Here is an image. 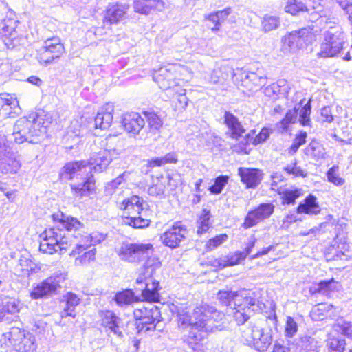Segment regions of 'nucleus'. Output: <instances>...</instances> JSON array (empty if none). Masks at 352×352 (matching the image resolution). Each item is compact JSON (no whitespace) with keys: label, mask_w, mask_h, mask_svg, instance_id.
<instances>
[{"label":"nucleus","mask_w":352,"mask_h":352,"mask_svg":"<svg viewBox=\"0 0 352 352\" xmlns=\"http://www.w3.org/2000/svg\"><path fill=\"white\" fill-rule=\"evenodd\" d=\"M334 282V279L331 278L328 280H321L320 283L313 285L310 290L313 293L326 294L329 289L330 285Z\"/></svg>","instance_id":"obj_58"},{"label":"nucleus","mask_w":352,"mask_h":352,"mask_svg":"<svg viewBox=\"0 0 352 352\" xmlns=\"http://www.w3.org/2000/svg\"><path fill=\"white\" fill-rule=\"evenodd\" d=\"M231 13V8H226L223 10L217 11L214 13H211L208 16V20L212 21L214 25L211 29L213 32L219 30L221 23L223 22L228 16Z\"/></svg>","instance_id":"obj_43"},{"label":"nucleus","mask_w":352,"mask_h":352,"mask_svg":"<svg viewBox=\"0 0 352 352\" xmlns=\"http://www.w3.org/2000/svg\"><path fill=\"white\" fill-rule=\"evenodd\" d=\"M305 153L316 161L324 159L326 156L325 148L317 141L310 142L305 148Z\"/></svg>","instance_id":"obj_41"},{"label":"nucleus","mask_w":352,"mask_h":352,"mask_svg":"<svg viewBox=\"0 0 352 352\" xmlns=\"http://www.w3.org/2000/svg\"><path fill=\"white\" fill-rule=\"evenodd\" d=\"M294 352H319V342L314 337L305 336L299 338L294 344Z\"/></svg>","instance_id":"obj_30"},{"label":"nucleus","mask_w":352,"mask_h":352,"mask_svg":"<svg viewBox=\"0 0 352 352\" xmlns=\"http://www.w3.org/2000/svg\"><path fill=\"white\" fill-rule=\"evenodd\" d=\"M105 236L98 232L93 233L90 235L83 236L81 241L76 244V248L72 250L69 255L75 256L77 254H80L91 245L104 241Z\"/></svg>","instance_id":"obj_25"},{"label":"nucleus","mask_w":352,"mask_h":352,"mask_svg":"<svg viewBox=\"0 0 352 352\" xmlns=\"http://www.w3.org/2000/svg\"><path fill=\"white\" fill-rule=\"evenodd\" d=\"M52 219L57 225L46 229L40 235L42 240L39 250L49 254L66 250L74 243L72 238H76L70 232L80 230L83 227V224L76 218L66 217L62 212L52 214Z\"/></svg>","instance_id":"obj_1"},{"label":"nucleus","mask_w":352,"mask_h":352,"mask_svg":"<svg viewBox=\"0 0 352 352\" xmlns=\"http://www.w3.org/2000/svg\"><path fill=\"white\" fill-rule=\"evenodd\" d=\"M64 46L58 37L47 38L38 50V60L41 65L47 66L54 60L60 58L64 52Z\"/></svg>","instance_id":"obj_12"},{"label":"nucleus","mask_w":352,"mask_h":352,"mask_svg":"<svg viewBox=\"0 0 352 352\" xmlns=\"http://www.w3.org/2000/svg\"><path fill=\"white\" fill-rule=\"evenodd\" d=\"M298 331V324L291 316H287L285 327V335L287 338L294 337Z\"/></svg>","instance_id":"obj_56"},{"label":"nucleus","mask_w":352,"mask_h":352,"mask_svg":"<svg viewBox=\"0 0 352 352\" xmlns=\"http://www.w3.org/2000/svg\"><path fill=\"white\" fill-rule=\"evenodd\" d=\"M91 168L85 161H75L66 164L60 172V177L63 180H71L74 178L80 179L91 173Z\"/></svg>","instance_id":"obj_17"},{"label":"nucleus","mask_w":352,"mask_h":352,"mask_svg":"<svg viewBox=\"0 0 352 352\" xmlns=\"http://www.w3.org/2000/svg\"><path fill=\"white\" fill-rule=\"evenodd\" d=\"M112 160L111 153L106 149H100L98 152L91 154L87 164L88 166L95 172H102Z\"/></svg>","instance_id":"obj_20"},{"label":"nucleus","mask_w":352,"mask_h":352,"mask_svg":"<svg viewBox=\"0 0 352 352\" xmlns=\"http://www.w3.org/2000/svg\"><path fill=\"white\" fill-rule=\"evenodd\" d=\"M340 168L338 165H333L327 172L328 182L333 184L336 186H341L345 183L344 179L340 177Z\"/></svg>","instance_id":"obj_47"},{"label":"nucleus","mask_w":352,"mask_h":352,"mask_svg":"<svg viewBox=\"0 0 352 352\" xmlns=\"http://www.w3.org/2000/svg\"><path fill=\"white\" fill-rule=\"evenodd\" d=\"M311 111V107L309 102L306 103L303 107H301L300 109L298 111L299 114L298 121L302 126H309L311 123L310 114Z\"/></svg>","instance_id":"obj_49"},{"label":"nucleus","mask_w":352,"mask_h":352,"mask_svg":"<svg viewBox=\"0 0 352 352\" xmlns=\"http://www.w3.org/2000/svg\"><path fill=\"white\" fill-rule=\"evenodd\" d=\"M143 113L147 119L148 126L151 131H157L162 126L161 118L154 111H146Z\"/></svg>","instance_id":"obj_48"},{"label":"nucleus","mask_w":352,"mask_h":352,"mask_svg":"<svg viewBox=\"0 0 352 352\" xmlns=\"http://www.w3.org/2000/svg\"><path fill=\"white\" fill-rule=\"evenodd\" d=\"M333 13V12L332 11ZM335 18L332 15L331 19L328 20V23L324 21L321 23V25L323 23L329 25V29L324 33V40L330 43H333L334 45H336L337 47L343 50L345 44V34L340 25H331V24H336V21H332Z\"/></svg>","instance_id":"obj_18"},{"label":"nucleus","mask_w":352,"mask_h":352,"mask_svg":"<svg viewBox=\"0 0 352 352\" xmlns=\"http://www.w3.org/2000/svg\"><path fill=\"white\" fill-rule=\"evenodd\" d=\"M164 192L165 185L161 182L151 186L148 189V193L151 196H162Z\"/></svg>","instance_id":"obj_60"},{"label":"nucleus","mask_w":352,"mask_h":352,"mask_svg":"<svg viewBox=\"0 0 352 352\" xmlns=\"http://www.w3.org/2000/svg\"><path fill=\"white\" fill-rule=\"evenodd\" d=\"M153 252L151 243L124 242L121 244L117 253L122 261L138 263L142 261L149 258Z\"/></svg>","instance_id":"obj_9"},{"label":"nucleus","mask_w":352,"mask_h":352,"mask_svg":"<svg viewBox=\"0 0 352 352\" xmlns=\"http://www.w3.org/2000/svg\"><path fill=\"white\" fill-rule=\"evenodd\" d=\"M320 114L322 122L330 123L333 121V116L331 113V109L329 107H324L322 108Z\"/></svg>","instance_id":"obj_63"},{"label":"nucleus","mask_w":352,"mask_h":352,"mask_svg":"<svg viewBox=\"0 0 352 352\" xmlns=\"http://www.w3.org/2000/svg\"><path fill=\"white\" fill-rule=\"evenodd\" d=\"M127 4H116L109 6L105 14L104 22L109 24H116L122 21L129 10Z\"/></svg>","instance_id":"obj_26"},{"label":"nucleus","mask_w":352,"mask_h":352,"mask_svg":"<svg viewBox=\"0 0 352 352\" xmlns=\"http://www.w3.org/2000/svg\"><path fill=\"white\" fill-rule=\"evenodd\" d=\"M283 170L288 175H292L294 177H305L307 175V172L306 170L302 169L300 166H297V162L296 160L286 165L283 168Z\"/></svg>","instance_id":"obj_52"},{"label":"nucleus","mask_w":352,"mask_h":352,"mask_svg":"<svg viewBox=\"0 0 352 352\" xmlns=\"http://www.w3.org/2000/svg\"><path fill=\"white\" fill-rule=\"evenodd\" d=\"M0 345L6 352H35L37 348L35 336L17 327H12L2 335Z\"/></svg>","instance_id":"obj_5"},{"label":"nucleus","mask_w":352,"mask_h":352,"mask_svg":"<svg viewBox=\"0 0 352 352\" xmlns=\"http://www.w3.org/2000/svg\"><path fill=\"white\" fill-rule=\"evenodd\" d=\"M287 82L285 79H280L276 82H274L267 86L264 89V94L266 96L276 98L278 95H285L288 92Z\"/></svg>","instance_id":"obj_38"},{"label":"nucleus","mask_w":352,"mask_h":352,"mask_svg":"<svg viewBox=\"0 0 352 352\" xmlns=\"http://www.w3.org/2000/svg\"><path fill=\"white\" fill-rule=\"evenodd\" d=\"M122 123L124 130L134 136L139 134L145 125L144 119L136 112L124 113L122 116Z\"/></svg>","instance_id":"obj_19"},{"label":"nucleus","mask_w":352,"mask_h":352,"mask_svg":"<svg viewBox=\"0 0 352 352\" xmlns=\"http://www.w3.org/2000/svg\"><path fill=\"white\" fill-rule=\"evenodd\" d=\"M298 111V109L296 107L289 110L285 118L280 122V128L283 130H287L290 124L295 123L297 119Z\"/></svg>","instance_id":"obj_54"},{"label":"nucleus","mask_w":352,"mask_h":352,"mask_svg":"<svg viewBox=\"0 0 352 352\" xmlns=\"http://www.w3.org/2000/svg\"><path fill=\"white\" fill-rule=\"evenodd\" d=\"M63 298L65 300V307L75 312V309L80 302V298L74 293L67 292Z\"/></svg>","instance_id":"obj_57"},{"label":"nucleus","mask_w":352,"mask_h":352,"mask_svg":"<svg viewBox=\"0 0 352 352\" xmlns=\"http://www.w3.org/2000/svg\"><path fill=\"white\" fill-rule=\"evenodd\" d=\"M228 239V236L226 234L217 235L208 240L205 245V248L207 251H212L226 242Z\"/></svg>","instance_id":"obj_53"},{"label":"nucleus","mask_w":352,"mask_h":352,"mask_svg":"<svg viewBox=\"0 0 352 352\" xmlns=\"http://www.w3.org/2000/svg\"><path fill=\"white\" fill-rule=\"evenodd\" d=\"M123 181L122 177H118L111 182L108 183L105 187V192L108 195H111L114 192V190L122 184Z\"/></svg>","instance_id":"obj_62"},{"label":"nucleus","mask_w":352,"mask_h":352,"mask_svg":"<svg viewBox=\"0 0 352 352\" xmlns=\"http://www.w3.org/2000/svg\"><path fill=\"white\" fill-rule=\"evenodd\" d=\"M164 3L161 0H135L133 8L136 12L148 14L152 11H160L164 8Z\"/></svg>","instance_id":"obj_28"},{"label":"nucleus","mask_w":352,"mask_h":352,"mask_svg":"<svg viewBox=\"0 0 352 352\" xmlns=\"http://www.w3.org/2000/svg\"><path fill=\"white\" fill-rule=\"evenodd\" d=\"M65 274L56 272L33 289L30 293L31 297L34 299H38L56 294L57 289L60 287V283L65 280Z\"/></svg>","instance_id":"obj_13"},{"label":"nucleus","mask_w":352,"mask_h":352,"mask_svg":"<svg viewBox=\"0 0 352 352\" xmlns=\"http://www.w3.org/2000/svg\"><path fill=\"white\" fill-rule=\"evenodd\" d=\"M196 131L189 129L187 132V135H191L192 137L189 138L188 140H197V144L199 146H210L213 142V138H214V135L210 133L207 129L199 130L197 129V127L193 126Z\"/></svg>","instance_id":"obj_32"},{"label":"nucleus","mask_w":352,"mask_h":352,"mask_svg":"<svg viewBox=\"0 0 352 352\" xmlns=\"http://www.w3.org/2000/svg\"><path fill=\"white\" fill-rule=\"evenodd\" d=\"M6 141V135L0 133V171L6 174L16 173L21 167V163Z\"/></svg>","instance_id":"obj_14"},{"label":"nucleus","mask_w":352,"mask_h":352,"mask_svg":"<svg viewBox=\"0 0 352 352\" xmlns=\"http://www.w3.org/2000/svg\"><path fill=\"white\" fill-rule=\"evenodd\" d=\"M333 329L338 333L352 338V323L342 320L333 325Z\"/></svg>","instance_id":"obj_51"},{"label":"nucleus","mask_w":352,"mask_h":352,"mask_svg":"<svg viewBox=\"0 0 352 352\" xmlns=\"http://www.w3.org/2000/svg\"><path fill=\"white\" fill-rule=\"evenodd\" d=\"M217 297L224 305H231L233 303V317L239 325L248 321L252 313L260 311L264 307V304L255 297L254 292L245 290L240 292L221 290L218 292Z\"/></svg>","instance_id":"obj_3"},{"label":"nucleus","mask_w":352,"mask_h":352,"mask_svg":"<svg viewBox=\"0 0 352 352\" xmlns=\"http://www.w3.org/2000/svg\"><path fill=\"white\" fill-rule=\"evenodd\" d=\"M45 133V128L41 126V122L35 119L34 116L30 118H21L14 124L12 136L17 144L28 142L36 143V138Z\"/></svg>","instance_id":"obj_8"},{"label":"nucleus","mask_w":352,"mask_h":352,"mask_svg":"<svg viewBox=\"0 0 352 352\" xmlns=\"http://www.w3.org/2000/svg\"><path fill=\"white\" fill-rule=\"evenodd\" d=\"M329 352H343L345 349V340L336 336H330L327 340Z\"/></svg>","instance_id":"obj_46"},{"label":"nucleus","mask_w":352,"mask_h":352,"mask_svg":"<svg viewBox=\"0 0 352 352\" xmlns=\"http://www.w3.org/2000/svg\"><path fill=\"white\" fill-rule=\"evenodd\" d=\"M285 10L292 15L307 12L309 14V20L316 22L320 26L324 21L328 23L332 16V8L321 2H314L312 6H307L300 0H287Z\"/></svg>","instance_id":"obj_6"},{"label":"nucleus","mask_w":352,"mask_h":352,"mask_svg":"<svg viewBox=\"0 0 352 352\" xmlns=\"http://www.w3.org/2000/svg\"><path fill=\"white\" fill-rule=\"evenodd\" d=\"M160 267V263L156 258H149L146 259L144 265V274L140 275L137 279V283H142L144 282L146 283V280H151V276H153L154 272L156 269Z\"/></svg>","instance_id":"obj_39"},{"label":"nucleus","mask_w":352,"mask_h":352,"mask_svg":"<svg viewBox=\"0 0 352 352\" xmlns=\"http://www.w3.org/2000/svg\"><path fill=\"white\" fill-rule=\"evenodd\" d=\"M270 131L267 128H263L260 133L254 138L253 144L257 145L261 144L268 139L270 137Z\"/></svg>","instance_id":"obj_61"},{"label":"nucleus","mask_w":352,"mask_h":352,"mask_svg":"<svg viewBox=\"0 0 352 352\" xmlns=\"http://www.w3.org/2000/svg\"><path fill=\"white\" fill-rule=\"evenodd\" d=\"M210 211L204 208L199 214L197 222V234L199 236L206 234L212 228Z\"/></svg>","instance_id":"obj_37"},{"label":"nucleus","mask_w":352,"mask_h":352,"mask_svg":"<svg viewBox=\"0 0 352 352\" xmlns=\"http://www.w3.org/2000/svg\"><path fill=\"white\" fill-rule=\"evenodd\" d=\"M279 19L276 16L265 15L262 24L265 32L271 31L278 27Z\"/></svg>","instance_id":"obj_55"},{"label":"nucleus","mask_w":352,"mask_h":352,"mask_svg":"<svg viewBox=\"0 0 352 352\" xmlns=\"http://www.w3.org/2000/svg\"><path fill=\"white\" fill-rule=\"evenodd\" d=\"M267 78L253 72H244L241 74L242 85L250 91L257 90L266 83Z\"/></svg>","instance_id":"obj_27"},{"label":"nucleus","mask_w":352,"mask_h":352,"mask_svg":"<svg viewBox=\"0 0 352 352\" xmlns=\"http://www.w3.org/2000/svg\"><path fill=\"white\" fill-rule=\"evenodd\" d=\"M311 37V32L307 28H302L289 33L285 38V42L291 49H299L304 46Z\"/></svg>","instance_id":"obj_24"},{"label":"nucleus","mask_w":352,"mask_h":352,"mask_svg":"<svg viewBox=\"0 0 352 352\" xmlns=\"http://www.w3.org/2000/svg\"><path fill=\"white\" fill-rule=\"evenodd\" d=\"M5 96V105L1 109L0 120L6 119L8 117H14L20 113L21 109L19 106L17 100L9 94H3Z\"/></svg>","instance_id":"obj_33"},{"label":"nucleus","mask_w":352,"mask_h":352,"mask_svg":"<svg viewBox=\"0 0 352 352\" xmlns=\"http://www.w3.org/2000/svg\"><path fill=\"white\" fill-rule=\"evenodd\" d=\"M216 312L213 307L199 306L192 311L183 310L178 313L179 327L183 329L189 328L188 333L184 335V339L190 347L194 349L208 333L214 331L217 328L213 316Z\"/></svg>","instance_id":"obj_2"},{"label":"nucleus","mask_w":352,"mask_h":352,"mask_svg":"<svg viewBox=\"0 0 352 352\" xmlns=\"http://www.w3.org/2000/svg\"><path fill=\"white\" fill-rule=\"evenodd\" d=\"M161 289L159 281L156 280H146L145 288L142 292V296L146 302H157L160 300L159 290Z\"/></svg>","instance_id":"obj_29"},{"label":"nucleus","mask_w":352,"mask_h":352,"mask_svg":"<svg viewBox=\"0 0 352 352\" xmlns=\"http://www.w3.org/2000/svg\"><path fill=\"white\" fill-rule=\"evenodd\" d=\"M320 211V209L316 202V197L313 195H309L302 202L299 204L296 208V212L298 214H317Z\"/></svg>","instance_id":"obj_34"},{"label":"nucleus","mask_w":352,"mask_h":352,"mask_svg":"<svg viewBox=\"0 0 352 352\" xmlns=\"http://www.w3.org/2000/svg\"><path fill=\"white\" fill-rule=\"evenodd\" d=\"M342 49L334 45L333 43H330L328 41L324 40L320 44V50L317 52V57L318 58H332L338 56Z\"/></svg>","instance_id":"obj_40"},{"label":"nucleus","mask_w":352,"mask_h":352,"mask_svg":"<svg viewBox=\"0 0 352 352\" xmlns=\"http://www.w3.org/2000/svg\"><path fill=\"white\" fill-rule=\"evenodd\" d=\"M118 206L124 211L123 224L136 229H142L150 225L148 204L139 196L133 195L124 199Z\"/></svg>","instance_id":"obj_4"},{"label":"nucleus","mask_w":352,"mask_h":352,"mask_svg":"<svg viewBox=\"0 0 352 352\" xmlns=\"http://www.w3.org/2000/svg\"><path fill=\"white\" fill-rule=\"evenodd\" d=\"M241 341L259 352L266 351L272 344L273 337L272 329L250 322L241 329Z\"/></svg>","instance_id":"obj_7"},{"label":"nucleus","mask_w":352,"mask_h":352,"mask_svg":"<svg viewBox=\"0 0 352 352\" xmlns=\"http://www.w3.org/2000/svg\"><path fill=\"white\" fill-rule=\"evenodd\" d=\"M96 249L85 250L80 254H77L74 257V264L76 266H82L89 264L91 261L95 259Z\"/></svg>","instance_id":"obj_45"},{"label":"nucleus","mask_w":352,"mask_h":352,"mask_svg":"<svg viewBox=\"0 0 352 352\" xmlns=\"http://www.w3.org/2000/svg\"><path fill=\"white\" fill-rule=\"evenodd\" d=\"M80 179L82 182L78 184H72L71 188L72 191L78 195L80 197L88 195L89 191L94 188V179L93 175L91 173H87L86 175Z\"/></svg>","instance_id":"obj_35"},{"label":"nucleus","mask_w":352,"mask_h":352,"mask_svg":"<svg viewBox=\"0 0 352 352\" xmlns=\"http://www.w3.org/2000/svg\"><path fill=\"white\" fill-rule=\"evenodd\" d=\"M274 206L271 203L261 204L256 209L249 211L247 214L243 226L250 228L259 221L269 218L274 212Z\"/></svg>","instance_id":"obj_16"},{"label":"nucleus","mask_w":352,"mask_h":352,"mask_svg":"<svg viewBox=\"0 0 352 352\" xmlns=\"http://www.w3.org/2000/svg\"><path fill=\"white\" fill-rule=\"evenodd\" d=\"M100 316L101 318V324L103 327L107 328L118 337L122 338L123 336L120 329L121 319L113 311L110 310L102 311L100 313Z\"/></svg>","instance_id":"obj_22"},{"label":"nucleus","mask_w":352,"mask_h":352,"mask_svg":"<svg viewBox=\"0 0 352 352\" xmlns=\"http://www.w3.org/2000/svg\"><path fill=\"white\" fill-rule=\"evenodd\" d=\"M188 232L186 226L177 221L162 234L161 240L165 246L174 249L186 240Z\"/></svg>","instance_id":"obj_15"},{"label":"nucleus","mask_w":352,"mask_h":352,"mask_svg":"<svg viewBox=\"0 0 352 352\" xmlns=\"http://www.w3.org/2000/svg\"><path fill=\"white\" fill-rule=\"evenodd\" d=\"M113 111L114 107L111 103H107L102 107L94 119L96 129L104 130L109 128L113 121Z\"/></svg>","instance_id":"obj_21"},{"label":"nucleus","mask_w":352,"mask_h":352,"mask_svg":"<svg viewBox=\"0 0 352 352\" xmlns=\"http://www.w3.org/2000/svg\"><path fill=\"white\" fill-rule=\"evenodd\" d=\"M225 124L230 131V135L233 139H238L245 132V129L238 118L230 112H226L224 115Z\"/></svg>","instance_id":"obj_31"},{"label":"nucleus","mask_w":352,"mask_h":352,"mask_svg":"<svg viewBox=\"0 0 352 352\" xmlns=\"http://www.w3.org/2000/svg\"><path fill=\"white\" fill-rule=\"evenodd\" d=\"M238 174L241 182L245 184L247 188L256 187L262 180V171L257 168H250L241 167L238 169Z\"/></svg>","instance_id":"obj_23"},{"label":"nucleus","mask_w":352,"mask_h":352,"mask_svg":"<svg viewBox=\"0 0 352 352\" xmlns=\"http://www.w3.org/2000/svg\"><path fill=\"white\" fill-rule=\"evenodd\" d=\"M113 300L118 306L124 307L133 303L137 299L132 289H124L117 292L113 297Z\"/></svg>","instance_id":"obj_42"},{"label":"nucleus","mask_w":352,"mask_h":352,"mask_svg":"<svg viewBox=\"0 0 352 352\" xmlns=\"http://www.w3.org/2000/svg\"><path fill=\"white\" fill-rule=\"evenodd\" d=\"M168 184L172 189L176 188L180 180V175L177 173L167 175Z\"/></svg>","instance_id":"obj_64"},{"label":"nucleus","mask_w":352,"mask_h":352,"mask_svg":"<svg viewBox=\"0 0 352 352\" xmlns=\"http://www.w3.org/2000/svg\"><path fill=\"white\" fill-rule=\"evenodd\" d=\"M186 71L184 67L179 65H168L155 71L153 79L160 89L166 92V94L171 95L172 92L179 89L176 82V79L178 78L177 74Z\"/></svg>","instance_id":"obj_10"},{"label":"nucleus","mask_w":352,"mask_h":352,"mask_svg":"<svg viewBox=\"0 0 352 352\" xmlns=\"http://www.w3.org/2000/svg\"><path fill=\"white\" fill-rule=\"evenodd\" d=\"M277 193L280 196L283 205L294 204L296 200L302 195V189L298 188H285L280 187L277 188Z\"/></svg>","instance_id":"obj_36"},{"label":"nucleus","mask_w":352,"mask_h":352,"mask_svg":"<svg viewBox=\"0 0 352 352\" xmlns=\"http://www.w3.org/2000/svg\"><path fill=\"white\" fill-rule=\"evenodd\" d=\"M245 259V254L237 251L235 253L228 255L224 258H221L218 261L219 266L224 268L228 266H233L240 263V262Z\"/></svg>","instance_id":"obj_44"},{"label":"nucleus","mask_w":352,"mask_h":352,"mask_svg":"<svg viewBox=\"0 0 352 352\" xmlns=\"http://www.w3.org/2000/svg\"><path fill=\"white\" fill-rule=\"evenodd\" d=\"M179 90L184 91L179 87V89L175 91L172 92L171 95L167 94L169 98H177L178 102L179 103V108L185 109L188 105V98L184 93H179Z\"/></svg>","instance_id":"obj_59"},{"label":"nucleus","mask_w":352,"mask_h":352,"mask_svg":"<svg viewBox=\"0 0 352 352\" xmlns=\"http://www.w3.org/2000/svg\"><path fill=\"white\" fill-rule=\"evenodd\" d=\"M229 177L226 175H221L214 179V183L209 188V190L212 194H220L228 182Z\"/></svg>","instance_id":"obj_50"},{"label":"nucleus","mask_w":352,"mask_h":352,"mask_svg":"<svg viewBox=\"0 0 352 352\" xmlns=\"http://www.w3.org/2000/svg\"><path fill=\"white\" fill-rule=\"evenodd\" d=\"M133 314L136 319L138 333L155 329L156 324L160 322L162 318L158 307L149 302L147 303V306L135 309Z\"/></svg>","instance_id":"obj_11"}]
</instances>
